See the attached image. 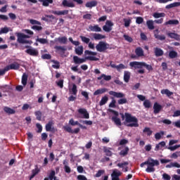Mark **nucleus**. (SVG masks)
<instances>
[{
    "label": "nucleus",
    "instance_id": "obj_1",
    "mask_svg": "<svg viewBox=\"0 0 180 180\" xmlns=\"http://www.w3.org/2000/svg\"><path fill=\"white\" fill-rule=\"evenodd\" d=\"M144 165H148V167L146 169V172H155V168H154V167H158V165H160V162L158 160L148 158L146 161L140 165V167L143 168Z\"/></svg>",
    "mask_w": 180,
    "mask_h": 180
},
{
    "label": "nucleus",
    "instance_id": "obj_2",
    "mask_svg": "<svg viewBox=\"0 0 180 180\" xmlns=\"http://www.w3.org/2000/svg\"><path fill=\"white\" fill-rule=\"evenodd\" d=\"M146 65V62H138L133 61L129 63V66L131 68H134V70H139L138 74H144L145 70L143 68Z\"/></svg>",
    "mask_w": 180,
    "mask_h": 180
},
{
    "label": "nucleus",
    "instance_id": "obj_3",
    "mask_svg": "<svg viewBox=\"0 0 180 180\" xmlns=\"http://www.w3.org/2000/svg\"><path fill=\"white\" fill-rule=\"evenodd\" d=\"M146 65V62H138L133 61L129 63V66L131 68H134V70H139L138 74H144L145 70L143 68Z\"/></svg>",
    "mask_w": 180,
    "mask_h": 180
},
{
    "label": "nucleus",
    "instance_id": "obj_4",
    "mask_svg": "<svg viewBox=\"0 0 180 180\" xmlns=\"http://www.w3.org/2000/svg\"><path fill=\"white\" fill-rule=\"evenodd\" d=\"M86 60H89V61H99V58L95 56H86L84 59L77 56H73V62L75 64H82L85 63Z\"/></svg>",
    "mask_w": 180,
    "mask_h": 180
},
{
    "label": "nucleus",
    "instance_id": "obj_5",
    "mask_svg": "<svg viewBox=\"0 0 180 180\" xmlns=\"http://www.w3.org/2000/svg\"><path fill=\"white\" fill-rule=\"evenodd\" d=\"M15 36H17V41L20 44H32V41L25 39V34L21 32H15Z\"/></svg>",
    "mask_w": 180,
    "mask_h": 180
},
{
    "label": "nucleus",
    "instance_id": "obj_6",
    "mask_svg": "<svg viewBox=\"0 0 180 180\" xmlns=\"http://www.w3.org/2000/svg\"><path fill=\"white\" fill-rule=\"evenodd\" d=\"M97 51L99 53H105L108 49H109V44L105 41H99L98 44L96 46Z\"/></svg>",
    "mask_w": 180,
    "mask_h": 180
},
{
    "label": "nucleus",
    "instance_id": "obj_7",
    "mask_svg": "<svg viewBox=\"0 0 180 180\" xmlns=\"http://www.w3.org/2000/svg\"><path fill=\"white\" fill-rule=\"evenodd\" d=\"M114 25L111 20H108L105 22V25L103 26V30L106 32V33H110V32H112V27H113Z\"/></svg>",
    "mask_w": 180,
    "mask_h": 180
},
{
    "label": "nucleus",
    "instance_id": "obj_8",
    "mask_svg": "<svg viewBox=\"0 0 180 180\" xmlns=\"http://www.w3.org/2000/svg\"><path fill=\"white\" fill-rule=\"evenodd\" d=\"M6 72L9 71L10 70H19L20 68V64H19L18 62H14L9 65L6 66L5 68Z\"/></svg>",
    "mask_w": 180,
    "mask_h": 180
},
{
    "label": "nucleus",
    "instance_id": "obj_9",
    "mask_svg": "<svg viewBox=\"0 0 180 180\" xmlns=\"http://www.w3.org/2000/svg\"><path fill=\"white\" fill-rule=\"evenodd\" d=\"M63 130H65V131H67L68 133H70L71 134H78L80 131L79 128H76L72 130V128H71V127L68 125L64 126Z\"/></svg>",
    "mask_w": 180,
    "mask_h": 180
},
{
    "label": "nucleus",
    "instance_id": "obj_10",
    "mask_svg": "<svg viewBox=\"0 0 180 180\" xmlns=\"http://www.w3.org/2000/svg\"><path fill=\"white\" fill-rule=\"evenodd\" d=\"M125 122L126 123H131V122H139L136 117L131 116V114L125 112Z\"/></svg>",
    "mask_w": 180,
    "mask_h": 180
},
{
    "label": "nucleus",
    "instance_id": "obj_11",
    "mask_svg": "<svg viewBox=\"0 0 180 180\" xmlns=\"http://www.w3.org/2000/svg\"><path fill=\"white\" fill-rule=\"evenodd\" d=\"M122 176V172L119 171L117 169H115L112 170V173L111 174L112 180H120L119 176Z\"/></svg>",
    "mask_w": 180,
    "mask_h": 180
},
{
    "label": "nucleus",
    "instance_id": "obj_12",
    "mask_svg": "<svg viewBox=\"0 0 180 180\" xmlns=\"http://www.w3.org/2000/svg\"><path fill=\"white\" fill-rule=\"evenodd\" d=\"M25 53L29 54V56H32V57H37V56H39V51L33 48L27 49L25 50Z\"/></svg>",
    "mask_w": 180,
    "mask_h": 180
},
{
    "label": "nucleus",
    "instance_id": "obj_13",
    "mask_svg": "<svg viewBox=\"0 0 180 180\" xmlns=\"http://www.w3.org/2000/svg\"><path fill=\"white\" fill-rule=\"evenodd\" d=\"M162 105H160L158 103H155L153 105V113L155 115H158L161 110H162Z\"/></svg>",
    "mask_w": 180,
    "mask_h": 180
},
{
    "label": "nucleus",
    "instance_id": "obj_14",
    "mask_svg": "<svg viewBox=\"0 0 180 180\" xmlns=\"http://www.w3.org/2000/svg\"><path fill=\"white\" fill-rule=\"evenodd\" d=\"M54 49L56 50V53H58L59 54H65V51H67L65 46H55Z\"/></svg>",
    "mask_w": 180,
    "mask_h": 180
},
{
    "label": "nucleus",
    "instance_id": "obj_15",
    "mask_svg": "<svg viewBox=\"0 0 180 180\" xmlns=\"http://www.w3.org/2000/svg\"><path fill=\"white\" fill-rule=\"evenodd\" d=\"M78 112L80 113V115H83V117L84 119H89V113L88 112V111H86V109L85 108H79L78 110Z\"/></svg>",
    "mask_w": 180,
    "mask_h": 180
},
{
    "label": "nucleus",
    "instance_id": "obj_16",
    "mask_svg": "<svg viewBox=\"0 0 180 180\" xmlns=\"http://www.w3.org/2000/svg\"><path fill=\"white\" fill-rule=\"evenodd\" d=\"M89 32H102V28L99 27L98 25H90L89 26Z\"/></svg>",
    "mask_w": 180,
    "mask_h": 180
},
{
    "label": "nucleus",
    "instance_id": "obj_17",
    "mask_svg": "<svg viewBox=\"0 0 180 180\" xmlns=\"http://www.w3.org/2000/svg\"><path fill=\"white\" fill-rule=\"evenodd\" d=\"M86 8H89V9H92V8H95V6H98V1L96 0L88 1L85 4Z\"/></svg>",
    "mask_w": 180,
    "mask_h": 180
},
{
    "label": "nucleus",
    "instance_id": "obj_18",
    "mask_svg": "<svg viewBox=\"0 0 180 180\" xmlns=\"http://www.w3.org/2000/svg\"><path fill=\"white\" fill-rule=\"evenodd\" d=\"M109 95L115 96V98H124V94L120 92H116L114 91H110Z\"/></svg>",
    "mask_w": 180,
    "mask_h": 180
},
{
    "label": "nucleus",
    "instance_id": "obj_19",
    "mask_svg": "<svg viewBox=\"0 0 180 180\" xmlns=\"http://www.w3.org/2000/svg\"><path fill=\"white\" fill-rule=\"evenodd\" d=\"M167 36L170 37V39H174V40L180 41V35L175 32H169L167 33Z\"/></svg>",
    "mask_w": 180,
    "mask_h": 180
},
{
    "label": "nucleus",
    "instance_id": "obj_20",
    "mask_svg": "<svg viewBox=\"0 0 180 180\" xmlns=\"http://www.w3.org/2000/svg\"><path fill=\"white\" fill-rule=\"evenodd\" d=\"M160 94H162V95H167V97L169 98L170 99L171 96L174 95V92L169 91L168 89H162Z\"/></svg>",
    "mask_w": 180,
    "mask_h": 180
},
{
    "label": "nucleus",
    "instance_id": "obj_21",
    "mask_svg": "<svg viewBox=\"0 0 180 180\" xmlns=\"http://www.w3.org/2000/svg\"><path fill=\"white\" fill-rule=\"evenodd\" d=\"M165 26H168V25L176 26L179 25V20H169L164 23Z\"/></svg>",
    "mask_w": 180,
    "mask_h": 180
},
{
    "label": "nucleus",
    "instance_id": "obj_22",
    "mask_svg": "<svg viewBox=\"0 0 180 180\" xmlns=\"http://www.w3.org/2000/svg\"><path fill=\"white\" fill-rule=\"evenodd\" d=\"M154 53L156 57H161L162 56H164V51L158 47L154 48Z\"/></svg>",
    "mask_w": 180,
    "mask_h": 180
},
{
    "label": "nucleus",
    "instance_id": "obj_23",
    "mask_svg": "<svg viewBox=\"0 0 180 180\" xmlns=\"http://www.w3.org/2000/svg\"><path fill=\"white\" fill-rule=\"evenodd\" d=\"M75 53L77 56H82L84 54V46H79L75 49Z\"/></svg>",
    "mask_w": 180,
    "mask_h": 180
},
{
    "label": "nucleus",
    "instance_id": "obj_24",
    "mask_svg": "<svg viewBox=\"0 0 180 180\" xmlns=\"http://www.w3.org/2000/svg\"><path fill=\"white\" fill-rule=\"evenodd\" d=\"M63 6L68 7V8H74L75 6V4L72 2H68V0H63L62 2Z\"/></svg>",
    "mask_w": 180,
    "mask_h": 180
},
{
    "label": "nucleus",
    "instance_id": "obj_25",
    "mask_svg": "<svg viewBox=\"0 0 180 180\" xmlns=\"http://www.w3.org/2000/svg\"><path fill=\"white\" fill-rule=\"evenodd\" d=\"M135 54L137 57H143L144 56V51L141 47H138L135 49Z\"/></svg>",
    "mask_w": 180,
    "mask_h": 180
},
{
    "label": "nucleus",
    "instance_id": "obj_26",
    "mask_svg": "<svg viewBox=\"0 0 180 180\" xmlns=\"http://www.w3.org/2000/svg\"><path fill=\"white\" fill-rule=\"evenodd\" d=\"M68 10H64L62 11H52L51 13L53 15H58V16H60L61 15H68Z\"/></svg>",
    "mask_w": 180,
    "mask_h": 180
},
{
    "label": "nucleus",
    "instance_id": "obj_27",
    "mask_svg": "<svg viewBox=\"0 0 180 180\" xmlns=\"http://www.w3.org/2000/svg\"><path fill=\"white\" fill-rule=\"evenodd\" d=\"M102 78H103L104 81H110V79H112V76L102 74L100 77H97V79L98 81H101Z\"/></svg>",
    "mask_w": 180,
    "mask_h": 180
},
{
    "label": "nucleus",
    "instance_id": "obj_28",
    "mask_svg": "<svg viewBox=\"0 0 180 180\" xmlns=\"http://www.w3.org/2000/svg\"><path fill=\"white\" fill-rule=\"evenodd\" d=\"M166 143L165 141H162L160 142L159 143L156 144L155 148V151H160L162 147H165Z\"/></svg>",
    "mask_w": 180,
    "mask_h": 180
},
{
    "label": "nucleus",
    "instance_id": "obj_29",
    "mask_svg": "<svg viewBox=\"0 0 180 180\" xmlns=\"http://www.w3.org/2000/svg\"><path fill=\"white\" fill-rule=\"evenodd\" d=\"M129 151H130L129 147L125 146L124 148L120 152V155L122 157H126V155L129 154Z\"/></svg>",
    "mask_w": 180,
    "mask_h": 180
},
{
    "label": "nucleus",
    "instance_id": "obj_30",
    "mask_svg": "<svg viewBox=\"0 0 180 180\" xmlns=\"http://www.w3.org/2000/svg\"><path fill=\"white\" fill-rule=\"evenodd\" d=\"M4 110L6 113H8V115H15L16 113V111L9 107H4Z\"/></svg>",
    "mask_w": 180,
    "mask_h": 180
},
{
    "label": "nucleus",
    "instance_id": "obj_31",
    "mask_svg": "<svg viewBox=\"0 0 180 180\" xmlns=\"http://www.w3.org/2000/svg\"><path fill=\"white\" fill-rule=\"evenodd\" d=\"M39 172H40V169L37 167L35 169H32V175L30 176V180L33 179V178L35 177L36 175H37V174H39Z\"/></svg>",
    "mask_w": 180,
    "mask_h": 180
},
{
    "label": "nucleus",
    "instance_id": "obj_32",
    "mask_svg": "<svg viewBox=\"0 0 180 180\" xmlns=\"http://www.w3.org/2000/svg\"><path fill=\"white\" fill-rule=\"evenodd\" d=\"M131 73L129 71L124 72V82H129L130 81Z\"/></svg>",
    "mask_w": 180,
    "mask_h": 180
},
{
    "label": "nucleus",
    "instance_id": "obj_33",
    "mask_svg": "<svg viewBox=\"0 0 180 180\" xmlns=\"http://www.w3.org/2000/svg\"><path fill=\"white\" fill-rule=\"evenodd\" d=\"M148 29L150 30H154V21L153 20H148L146 21Z\"/></svg>",
    "mask_w": 180,
    "mask_h": 180
},
{
    "label": "nucleus",
    "instance_id": "obj_34",
    "mask_svg": "<svg viewBox=\"0 0 180 180\" xmlns=\"http://www.w3.org/2000/svg\"><path fill=\"white\" fill-rule=\"evenodd\" d=\"M108 101H109V98H108V96H104L102 97L101 101L99 102L100 106H103V105H106L108 103Z\"/></svg>",
    "mask_w": 180,
    "mask_h": 180
},
{
    "label": "nucleus",
    "instance_id": "obj_35",
    "mask_svg": "<svg viewBox=\"0 0 180 180\" xmlns=\"http://www.w3.org/2000/svg\"><path fill=\"white\" fill-rule=\"evenodd\" d=\"M106 91H108V89L105 88L98 89L96 91H94V96L102 95V94H105V92H106Z\"/></svg>",
    "mask_w": 180,
    "mask_h": 180
},
{
    "label": "nucleus",
    "instance_id": "obj_36",
    "mask_svg": "<svg viewBox=\"0 0 180 180\" xmlns=\"http://www.w3.org/2000/svg\"><path fill=\"white\" fill-rule=\"evenodd\" d=\"M178 57V52L175 51H169V58L171 59L176 58Z\"/></svg>",
    "mask_w": 180,
    "mask_h": 180
},
{
    "label": "nucleus",
    "instance_id": "obj_37",
    "mask_svg": "<svg viewBox=\"0 0 180 180\" xmlns=\"http://www.w3.org/2000/svg\"><path fill=\"white\" fill-rule=\"evenodd\" d=\"M93 37L94 40H102V39H105L106 37L101 34L94 33Z\"/></svg>",
    "mask_w": 180,
    "mask_h": 180
},
{
    "label": "nucleus",
    "instance_id": "obj_38",
    "mask_svg": "<svg viewBox=\"0 0 180 180\" xmlns=\"http://www.w3.org/2000/svg\"><path fill=\"white\" fill-rule=\"evenodd\" d=\"M178 6H180V2H174L166 6V9H171L172 8H176Z\"/></svg>",
    "mask_w": 180,
    "mask_h": 180
},
{
    "label": "nucleus",
    "instance_id": "obj_39",
    "mask_svg": "<svg viewBox=\"0 0 180 180\" xmlns=\"http://www.w3.org/2000/svg\"><path fill=\"white\" fill-rule=\"evenodd\" d=\"M56 178V171L52 170L49 174V177L44 178V180H54Z\"/></svg>",
    "mask_w": 180,
    "mask_h": 180
},
{
    "label": "nucleus",
    "instance_id": "obj_40",
    "mask_svg": "<svg viewBox=\"0 0 180 180\" xmlns=\"http://www.w3.org/2000/svg\"><path fill=\"white\" fill-rule=\"evenodd\" d=\"M112 120L114 122V123L117 126H121L122 125V121L120 120V118L117 117H112Z\"/></svg>",
    "mask_w": 180,
    "mask_h": 180
},
{
    "label": "nucleus",
    "instance_id": "obj_41",
    "mask_svg": "<svg viewBox=\"0 0 180 180\" xmlns=\"http://www.w3.org/2000/svg\"><path fill=\"white\" fill-rule=\"evenodd\" d=\"M53 124H54V122H53V121H49L45 126L46 131H51V127H53Z\"/></svg>",
    "mask_w": 180,
    "mask_h": 180
},
{
    "label": "nucleus",
    "instance_id": "obj_42",
    "mask_svg": "<svg viewBox=\"0 0 180 180\" xmlns=\"http://www.w3.org/2000/svg\"><path fill=\"white\" fill-rule=\"evenodd\" d=\"M174 167L175 168H179L180 167V165H179V163L176 162H171L169 165H166L167 168H173Z\"/></svg>",
    "mask_w": 180,
    "mask_h": 180
},
{
    "label": "nucleus",
    "instance_id": "obj_43",
    "mask_svg": "<svg viewBox=\"0 0 180 180\" xmlns=\"http://www.w3.org/2000/svg\"><path fill=\"white\" fill-rule=\"evenodd\" d=\"M153 16L155 19H158L159 18H165V13H155Z\"/></svg>",
    "mask_w": 180,
    "mask_h": 180
},
{
    "label": "nucleus",
    "instance_id": "obj_44",
    "mask_svg": "<svg viewBox=\"0 0 180 180\" xmlns=\"http://www.w3.org/2000/svg\"><path fill=\"white\" fill-rule=\"evenodd\" d=\"M21 82L24 86H26V85L27 84V76L25 73L22 76Z\"/></svg>",
    "mask_w": 180,
    "mask_h": 180
},
{
    "label": "nucleus",
    "instance_id": "obj_45",
    "mask_svg": "<svg viewBox=\"0 0 180 180\" xmlns=\"http://www.w3.org/2000/svg\"><path fill=\"white\" fill-rule=\"evenodd\" d=\"M98 53L94 52L89 50H86L84 51V56L86 57V56H91V57H94V56H97Z\"/></svg>",
    "mask_w": 180,
    "mask_h": 180
},
{
    "label": "nucleus",
    "instance_id": "obj_46",
    "mask_svg": "<svg viewBox=\"0 0 180 180\" xmlns=\"http://www.w3.org/2000/svg\"><path fill=\"white\" fill-rule=\"evenodd\" d=\"M164 136V131H161L155 134V140H161V138Z\"/></svg>",
    "mask_w": 180,
    "mask_h": 180
},
{
    "label": "nucleus",
    "instance_id": "obj_47",
    "mask_svg": "<svg viewBox=\"0 0 180 180\" xmlns=\"http://www.w3.org/2000/svg\"><path fill=\"white\" fill-rule=\"evenodd\" d=\"M143 106L146 109H150V108H151V101H150V100H145L143 101Z\"/></svg>",
    "mask_w": 180,
    "mask_h": 180
},
{
    "label": "nucleus",
    "instance_id": "obj_48",
    "mask_svg": "<svg viewBox=\"0 0 180 180\" xmlns=\"http://www.w3.org/2000/svg\"><path fill=\"white\" fill-rule=\"evenodd\" d=\"M58 41L62 44H67V41H68V39L66 37H62L58 38Z\"/></svg>",
    "mask_w": 180,
    "mask_h": 180
},
{
    "label": "nucleus",
    "instance_id": "obj_49",
    "mask_svg": "<svg viewBox=\"0 0 180 180\" xmlns=\"http://www.w3.org/2000/svg\"><path fill=\"white\" fill-rule=\"evenodd\" d=\"M34 115L37 117V120H39L40 122V120H41V116H42L41 111L40 110L35 111Z\"/></svg>",
    "mask_w": 180,
    "mask_h": 180
},
{
    "label": "nucleus",
    "instance_id": "obj_50",
    "mask_svg": "<svg viewBox=\"0 0 180 180\" xmlns=\"http://www.w3.org/2000/svg\"><path fill=\"white\" fill-rule=\"evenodd\" d=\"M143 132L147 133V136H151V134H153V131L150 129V127H145Z\"/></svg>",
    "mask_w": 180,
    "mask_h": 180
},
{
    "label": "nucleus",
    "instance_id": "obj_51",
    "mask_svg": "<svg viewBox=\"0 0 180 180\" xmlns=\"http://www.w3.org/2000/svg\"><path fill=\"white\" fill-rule=\"evenodd\" d=\"M154 37L155 39H157L158 40H160L161 41H162L163 40H165L166 39L165 35H160L158 34H155Z\"/></svg>",
    "mask_w": 180,
    "mask_h": 180
},
{
    "label": "nucleus",
    "instance_id": "obj_52",
    "mask_svg": "<svg viewBox=\"0 0 180 180\" xmlns=\"http://www.w3.org/2000/svg\"><path fill=\"white\" fill-rule=\"evenodd\" d=\"M9 32V27H4L1 28L0 30V34H4Z\"/></svg>",
    "mask_w": 180,
    "mask_h": 180
},
{
    "label": "nucleus",
    "instance_id": "obj_53",
    "mask_svg": "<svg viewBox=\"0 0 180 180\" xmlns=\"http://www.w3.org/2000/svg\"><path fill=\"white\" fill-rule=\"evenodd\" d=\"M80 39L82 41H83V43H86V44H89V41H91V39L86 37L80 36Z\"/></svg>",
    "mask_w": 180,
    "mask_h": 180
},
{
    "label": "nucleus",
    "instance_id": "obj_54",
    "mask_svg": "<svg viewBox=\"0 0 180 180\" xmlns=\"http://www.w3.org/2000/svg\"><path fill=\"white\" fill-rule=\"evenodd\" d=\"M178 157H180V151H176L173 153L171 156L170 158H174V160H176V158H178Z\"/></svg>",
    "mask_w": 180,
    "mask_h": 180
},
{
    "label": "nucleus",
    "instance_id": "obj_55",
    "mask_svg": "<svg viewBox=\"0 0 180 180\" xmlns=\"http://www.w3.org/2000/svg\"><path fill=\"white\" fill-rule=\"evenodd\" d=\"M179 148L180 145H175L174 146L166 147V148H167V150H170V151H175V150H178V148Z\"/></svg>",
    "mask_w": 180,
    "mask_h": 180
},
{
    "label": "nucleus",
    "instance_id": "obj_56",
    "mask_svg": "<svg viewBox=\"0 0 180 180\" xmlns=\"http://www.w3.org/2000/svg\"><path fill=\"white\" fill-rule=\"evenodd\" d=\"M105 174V170L100 169L97 172V173L95 174L96 178H100V176H102Z\"/></svg>",
    "mask_w": 180,
    "mask_h": 180
},
{
    "label": "nucleus",
    "instance_id": "obj_57",
    "mask_svg": "<svg viewBox=\"0 0 180 180\" xmlns=\"http://www.w3.org/2000/svg\"><path fill=\"white\" fill-rule=\"evenodd\" d=\"M69 124H70L71 126H79V122L78 121H74L72 118L69 120Z\"/></svg>",
    "mask_w": 180,
    "mask_h": 180
},
{
    "label": "nucleus",
    "instance_id": "obj_58",
    "mask_svg": "<svg viewBox=\"0 0 180 180\" xmlns=\"http://www.w3.org/2000/svg\"><path fill=\"white\" fill-rule=\"evenodd\" d=\"M123 37H124V40H126L129 43H131L133 41V38H131V37H130L129 35L124 34Z\"/></svg>",
    "mask_w": 180,
    "mask_h": 180
},
{
    "label": "nucleus",
    "instance_id": "obj_59",
    "mask_svg": "<svg viewBox=\"0 0 180 180\" xmlns=\"http://www.w3.org/2000/svg\"><path fill=\"white\" fill-rule=\"evenodd\" d=\"M50 4H53V0H44L42 2L43 6H49Z\"/></svg>",
    "mask_w": 180,
    "mask_h": 180
},
{
    "label": "nucleus",
    "instance_id": "obj_60",
    "mask_svg": "<svg viewBox=\"0 0 180 180\" xmlns=\"http://www.w3.org/2000/svg\"><path fill=\"white\" fill-rule=\"evenodd\" d=\"M126 68H127V67L124 65H123V63H120V65H117L116 70H117V71L120 72L121 70H124Z\"/></svg>",
    "mask_w": 180,
    "mask_h": 180
},
{
    "label": "nucleus",
    "instance_id": "obj_61",
    "mask_svg": "<svg viewBox=\"0 0 180 180\" xmlns=\"http://www.w3.org/2000/svg\"><path fill=\"white\" fill-rule=\"evenodd\" d=\"M30 23L31 25H39V26L41 25V22H40V21L33 19L30 20Z\"/></svg>",
    "mask_w": 180,
    "mask_h": 180
},
{
    "label": "nucleus",
    "instance_id": "obj_62",
    "mask_svg": "<svg viewBox=\"0 0 180 180\" xmlns=\"http://www.w3.org/2000/svg\"><path fill=\"white\" fill-rule=\"evenodd\" d=\"M77 92H78V90L77 89V85L73 84L72 87V95H77Z\"/></svg>",
    "mask_w": 180,
    "mask_h": 180
},
{
    "label": "nucleus",
    "instance_id": "obj_63",
    "mask_svg": "<svg viewBox=\"0 0 180 180\" xmlns=\"http://www.w3.org/2000/svg\"><path fill=\"white\" fill-rule=\"evenodd\" d=\"M127 103V98H120L118 100V105H124Z\"/></svg>",
    "mask_w": 180,
    "mask_h": 180
},
{
    "label": "nucleus",
    "instance_id": "obj_64",
    "mask_svg": "<svg viewBox=\"0 0 180 180\" xmlns=\"http://www.w3.org/2000/svg\"><path fill=\"white\" fill-rule=\"evenodd\" d=\"M162 178L165 180H171V176L167 173L162 174Z\"/></svg>",
    "mask_w": 180,
    "mask_h": 180
}]
</instances>
